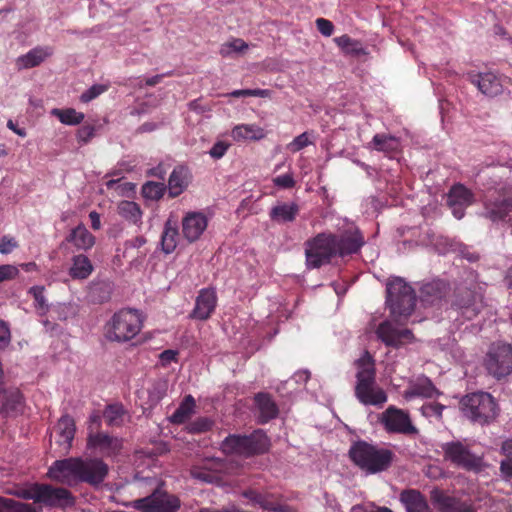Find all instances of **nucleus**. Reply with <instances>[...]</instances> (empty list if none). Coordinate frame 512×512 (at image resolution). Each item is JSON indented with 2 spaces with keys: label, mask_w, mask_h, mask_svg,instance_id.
Returning <instances> with one entry per match:
<instances>
[{
  "label": "nucleus",
  "mask_w": 512,
  "mask_h": 512,
  "mask_svg": "<svg viewBox=\"0 0 512 512\" xmlns=\"http://www.w3.org/2000/svg\"><path fill=\"white\" fill-rule=\"evenodd\" d=\"M108 472V465L101 459L71 457L55 461L48 470V476L69 486L84 482L97 487L105 480Z\"/></svg>",
  "instance_id": "obj_1"
},
{
  "label": "nucleus",
  "mask_w": 512,
  "mask_h": 512,
  "mask_svg": "<svg viewBox=\"0 0 512 512\" xmlns=\"http://www.w3.org/2000/svg\"><path fill=\"white\" fill-rule=\"evenodd\" d=\"M357 367L355 396L360 403L381 407L387 402L385 391L376 383V370L372 356L365 352L355 361Z\"/></svg>",
  "instance_id": "obj_2"
},
{
  "label": "nucleus",
  "mask_w": 512,
  "mask_h": 512,
  "mask_svg": "<svg viewBox=\"0 0 512 512\" xmlns=\"http://www.w3.org/2000/svg\"><path fill=\"white\" fill-rule=\"evenodd\" d=\"M349 457L366 474H376L386 471L391 466L394 453L366 441H358L350 447Z\"/></svg>",
  "instance_id": "obj_3"
},
{
  "label": "nucleus",
  "mask_w": 512,
  "mask_h": 512,
  "mask_svg": "<svg viewBox=\"0 0 512 512\" xmlns=\"http://www.w3.org/2000/svg\"><path fill=\"white\" fill-rule=\"evenodd\" d=\"M460 409L467 419L481 426L493 422L498 415L495 399L485 392L465 395L460 401Z\"/></svg>",
  "instance_id": "obj_4"
},
{
  "label": "nucleus",
  "mask_w": 512,
  "mask_h": 512,
  "mask_svg": "<svg viewBox=\"0 0 512 512\" xmlns=\"http://www.w3.org/2000/svg\"><path fill=\"white\" fill-rule=\"evenodd\" d=\"M386 303L393 318L400 322L407 318L415 308L416 295L413 288L402 278L395 277L387 283Z\"/></svg>",
  "instance_id": "obj_5"
},
{
  "label": "nucleus",
  "mask_w": 512,
  "mask_h": 512,
  "mask_svg": "<svg viewBox=\"0 0 512 512\" xmlns=\"http://www.w3.org/2000/svg\"><path fill=\"white\" fill-rule=\"evenodd\" d=\"M142 323L143 319L136 310H121L106 325V337L111 341H129L140 332Z\"/></svg>",
  "instance_id": "obj_6"
},
{
  "label": "nucleus",
  "mask_w": 512,
  "mask_h": 512,
  "mask_svg": "<svg viewBox=\"0 0 512 512\" xmlns=\"http://www.w3.org/2000/svg\"><path fill=\"white\" fill-rule=\"evenodd\" d=\"M268 445L267 436L255 431L250 435L231 434L221 442L220 448L227 455L252 456L265 452Z\"/></svg>",
  "instance_id": "obj_7"
},
{
  "label": "nucleus",
  "mask_w": 512,
  "mask_h": 512,
  "mask_svg": "<svg viewBox=\"0 0 512 512\" xmlns=\"http://www.w3.org/2000/svg\"><path fill=\"white\" fill-rule=\"evenodd\" d=\"M336 235L320 233L306 242V264L308 268H319L328 264L337 254Z\"/></svg>",
  "instance_id": "obj_8"
},
{
  "label": "nucleus",
  "mask_w": 512,
  "mask_h": 512,
  "mask_svg": "<svg viewBox=\"0 0 512 512\" xmlns=\"http://www.w3.org/2000/svg\"><path fill=\"white\" fill-rule=\"evenodd\" d=\"M443 458L458 468L467 471L479 470L482 460L475 455L468 445L459 440L450 441L441 445Z\"/></svg>",
  "instance_id": "obj_9"
},
{
  "label": "nucleus",
  "mask_w": 512,
  "mask_h": 512,
  "mask_svg": "<svg viewBox=\"0 0 512 512\" xmlns=\"http://www.w3.org/2000/svg\"><path fill=\"white\" fill-rule=\"evenodd\" d=\"M490 375L500 380L512 373V346L505 343L493 344L485 359Z\"/></svg>",
  "instance_id": "obj_10"
},
{
  "label": "nucleus",
  "mask_w": 512,
  "mask_h": 512,
  "mask_svg": "<svg viewBox=\"0 0 512 512\" xmlns=\"http://www.w3.org/2000/svg\"><path fill=\"white\" fill-rule=\"evenodd\" d=\"M132 506L142 512H176L180 507V501L176 496L169 495L158 487L152 494L134 500Z\"/></svg>",
  "instance_id": "obj_11"
},
{
  "label": "nucleus",
  "mask_w": 512,
  "mask_h": 512,
  "mask_svg": "<svg viewBox=\"0 0 512 512\" xmlns=\"http://www.w3.org/2000/svg\"><path fill=\"white\" fill-rule=\"evenodd\" d=\"M482 307L481 295L472 287L460 284L454 292L452 309L459 311L465 319L474 318Z\"/></svg>",
  "instance_id": "obj_12"
},
{
  "label": "nucleus",
  "mask_w": 512,
  "mask_h": 512,
  "mask_svg": "<svg viewBox=\"0 0 512 512\" xmlns=\"http://www.w3.org/2000/svg\"><path fill=\"white\" fill-rule=\"evenodd\" d=\"M381 423L390 433L417 434V428L412 424L409 415L394 406L388 407L381 415Z\"/></svg>",
  "instance_id": "obj_13"
},
{
  "label": "nucleus",
  "mask_w": 512,
  "mask_h": 512,
  "mask_svg": "<svg viewBox=\"0 0 512 512\" xmlns=\"http://www.w3.org/2000/svg\"><path fill=\"white\" fill-rule=\"evenodd\" d=\"M38 503H42L50 507L65 508L73 506L75 498L71 492L65 488L53 487L48 484H40Z\"/></svg>",
  "instance_id": "obj_14"
},
{
  "label": "nucleus",
  "mask_w": 512,
  "mask_h": 512,
  "mask_svg": "<svg viewBox=\"0 0 512 512\" xmlns=\"http://www.w3.org/2000/svg\"><path fill=\"white\" fill-rule=\"evenodd\" d=\"M512 211V192L493 193L485 200V215L492 221L504 219Z\"/></svg>",
  "instance_id": "obj_15"
},
{
  "label": "nucleus",
  "mask_w": 512,
  "mask_h": 512,
  "mask_svg": "<svg viewBox=\"0 0 512 512\" xmlns=\"http://www.w3.org/2000/svg\"><path fill=\"white\" fill-rule=\"evenodd\" d=\"M473 202V193L461 184L454 185L448 193L447 204L457 219L464 216L465 209Z\"/></svg>",
  "instance_id": "obj_16"
},
{
  "label": "nucleus",
  "mask_w": 512,
  "mask_h": 512,
  "mask_svg": "<svg viewBox=\"0 0 512 512\" xmlns=\"http://www.w3.org/2000/svg\"><path fill=\"white\" fill-rule=\"evenodd\" d=\"M376 334L382 342L387 346L394 348L400 347L405 341H410L413 338L412 331L409 329L399 330L393 326L389 321L382 322L377 330Z\"/></svg>",
  "instance_id": "obj_17"
},
{
  "label": "nucleus",
  "mask_w": 512,
  "mask_h": 512,
  "mask_svg": "<svg viewBox=\"0 0 512 512\" xmlns=\"http://www.w3.org/2000/svg\"><path fill=\"white\" fill-rule=\"evenodd\" d=\"M87 445L89 448L95 449L97 452L105 456H112L121 450L122 441L117 437L99 432L89 434Z\"/></svg>",
  "instance_id": "obj_18"
},
{
  "label": "nucleus",
  "mask_w": 512,
  "mask_h": 512,
  "mask_svg": "<svg viewBox=\"0 0 512 512\" xmlns=\"http://www.w3.org/2000/svg\"><path fill=\"white\" fill-rule=\"evenodd\" d=\"M470 82L477 86L479 91L489 97H495L502 93L503 85L501 80L493 73H469Z\"/></svg>",
  "instance_id": "obj_19"
},
{
  "label": "nucleus",
  "mask_w": 512,
  "mask_h": 512,
  "mask_svg": "<svg viewBox=\"0 0 512 512\" xmlns=\"http://www.w3.org/2000/svg\"><path fill=\"white\" fill-rule=\"evenodd\" d=\"M400 501L406 512H432L425 497L414 489L403 490L400 494ZM375 512H393L387 507H379Z\"/></svg>",
  "instance_id": "obj_20"
},
{
  "label": "nucleus",
  "mask_w": 512,
  "mask_h": 512,
  "mask_svg": "<svg viewBox=\"0 0 512 512\" xmlns=\"http://www.w3.org/2000/svg\"><path fill=\"white\" fill-rule=\"evenodd\" d=\"M207 227V219L200 212H190L182 220V232L189 242H194Z\"/></svg>",
  "instance_id": "obj_21"
},
{
  "label": "nucleus",
  "mask_w": 512,
  "mask_h": 512,
  "mask_svg": "<svg viewBox=\"0 0 512 512\" xmlns=\"http://www.w3.org/2000/svg\"><path fill=\"white\" fill-rule=\"evenodd\" d=\"M431 500L443 512H474L468 503L451 497L438 489L431 492Z\"/></svg>",
  "instance_id": "obj_22"
},
{
  "label": "nucleus",
  "mask_w": 512,
  "mask_h": 512,
  "mask_svg": "<svg viewBox=\"0 0 512 512\" xmlns=\"http://www.w3.org/2000/svg\"><path fill=\"white\" fill-rule=\"evenodd\" d=\"M217 302L216 293L213 289H203L196 298L195 308L192 317L198 320H206L215 309Z\"/></svg>",
  "instance_id": "obj_23"
},
{
  "label": "nucleus",
  "mask_w": 512,
  "mask_h": 512,
  "mask_svg": "<svg viewBox=\"0 0 512 512\" xmlns=\"http://www.w3.org/2000/svg\"><path fill=\"white\" fill-rule=\"evenodd\" d=\"M75 431V422L72 417L64 415L59 419L55 427L56 442L66 452L71 447Z\"/></svg>",
  "instance_id": "obj_24"
},
{
  "label": "nucleus",
  "mask_w": 512,
  "mask_h": 512,
  "mask_svg": "<svg viewBox=\"0 0 512 512\" xmlns=\"http://www.w3.org/2000/svg\"><path fill=\"white\" fill-rule=\"evenodd\" d=\"M337 253L341 256L353 254L359 251L364 244L363 238L358 231H346L336 236Z\"/></svg>",
  "instance_id": "obj_25"
},
{
  "label": "nucleus",
  "mask_w": 512,
  "mask_h": 512,
  "mask_svg": "<svg viewBox=\"0 0 512 512\" xmlns=\"http://www.w3.org/2000/svg\"><path fill=\"white\" fill-rule=\"evenodd\" d=\"M254 400L259 411V423L265 424L278 416V407L268 393H257L254 397Z\"/></svg>",
  "instance_id": "obj_26"
},
{
  "label": "nucleus",
  "mask_w": 512,
  "mask_h": 512,
  "mask_svg": "<svg viewBox=\"0 0 512 512\" xmlns=\"http://www.w3.org/2000/svg\"><path fill=\"white\" fill-rule=\"evenodd\" d=\"M0 394L2 395L0 415L7 417L11 413L17 412L22 405V395L19 389H1Z\"/></svg>",
  "instance_id": "obj_27"
},
{
  "label": "nucleus",
  "mask_w": 512,
  "mask_h": 512,
  "mask_svg": "<svg viewBox=\"0 0 512 512\" xmlns=\"http://www.w3.org/2000/svg\"><path fill=\"white\" fill-rule=\"evenodd\" d=\"M51 54L52 50L50 48H34L30 50L27 54L18 57L16 60V66L19 70L36 67L40 65Z\"/></svg>",
  "instance_id": "obj_28"
},
{
  "label": "nucleus",
  "mask_w": 512,
  "mask_h": 512,
  "mask_svg": "<svg viewBox=\"0 0 512 512\" xmlns=\"http://www.w3.org/2000/svg\"><path fill=\"white\" fill-rule=\"evenodd\" d=\"M190 179L188 169L179 166L176 167L168 180L169 194L171 197L179 196L188 186Z\"/></svg>",
  "instance_id": "obj_29"
},
{
  "label": "nucleus",
  "mask_w": 512,
  "mask_h": 512,
  "mask_svg": "<svg viewBox=\"0 0 512 512\" xmlns=\"http://www.w3.org/2000/svg\"><path fill=\"white\" fill-rule=\"evenodd\" d=\"M66 240L79 250H88L95 244V237L83 225L72 229Z\"/></svg>",
  "instance_id": "obj_30"
},
{
  "label": "nucleus",
  "mask_w": 512,
  "mask_h": 512,
  "mask_svg": "<svg viewBox=\"0 0 512 512\" xmlns=\"http://www.w3.org/2000/svg\"><path fill=\"white\" fill-rule=\"evenodd\" d=\"M93 271V265L89 258L83 254L76 255L72 258V265L69 269V275L73 279H86Z\"/></svg>",
  "instance_id": "obj_31"
},
{
  "label": "nucleus",
  "mask_w": 512,
  "mask_h": 512,
  "mask_svg": "<svg viewBox=\"0 0 512 512\" xmlns=\"http://www.w3.org/2000/svg\"><path fill=\"white\" fill-rule=\"evenodd\" d=\"M299 212L296 203H282L271 209L270 217L279 223L292 222Z\"/></svg>",
  "instance_id": "obj_32"
},
{
  "label": "nucleus",
  "mask_w": 512,
  "mask_h": 512,
  "mask_svg": "<svg viewBox=\"0 0 512 512\" xmlns=\"http://www.w3.org/2000/svg\"><path fill=\"white\" fill-rule=\"evenodd\" d=\"M436 394H438V391L431 382V380L428 378H424L422 380H419L412 387L406 390L404 397L406 399H411L419 396L432 398Z\"/></svg>",
  "instance_id": "obj_33"
},
{
  "label": "nucleus",
  "mask_w": 512,
  "mask_h": 512,
  "mask_svg": "<svg viewBox=\"0 0 512 512\" xmlns=\"http://www.w3.org/2000/svg\"><path fill=\"white\" fill-rule=\"evenodd\" d=\"M446 284L442 281H433L427 283L421 288V299L427 303H434L440 300L446 294Z\"/></svg>",
  "instance_id": "obj_34"
},
{
  "label": "nucleus",
  "mask_w": 512,
  "mask_h": 512,
  "mask_svg": "<svg viewBox=\"0 0 512 512\" xmlns=\"http://www.w3.org/2000/svg\"><path fill=\"white\" fill-rule=\"evenodd\" d=\"M264 136V130L256 125H238L232 130V137L235 140H260Z\"/></svg>",
  "instance_id": "obj_35"
},
{
  "label": "nucleus",
  "mask_w": 512,
  "mask_h": 512,
  "mask_svg": "<svg viewBox=\"0 0 512 512\" xmlns=\"http://www.w3.org/2000/svg\"><path fill=\"white\" fill-rule=\"evenodd\" d=\"M243 496L249 499L253 504L258 505L264 511L277 512L281 510L280 505L267 495L260 494L253 490H247L243 492Z\"/></svg>",
  "instance_id": "obj_36"
},
{
  "label": "nucleus",
  "mask_w": 512,
  "mask_h": 512,
  "mask_svg": "<svg viewBox=\"0 0 512 512\" xmlns=\"http://www.w3.org/2000/svg\"><path fill=\"white\" fill-rule=\"evenodd\" d=\"M118 214L125 220L137 224L142 217V211L139 205L133 201L123 200L118 204Z\"/></svg>",
  "instance_id": "obj_37"
},
{
  "label": "nucleus",
  "mask_w": 512,
  "mask_h": 512,
  "mask_svg": "<svg viewBox=\"0 0 512 512\" xmlns=\"http://www.w3.org/2000/svg\"><path fill=\"white\" fill-rule=\"evenodd\" d=\"M178 229L175 225H172L171 221L168 220L165 223V228L161 238L162 250L169 254L173 252L177 246Z\"/></svg>",
  "instance_id": "obj_38"
},
{
  "label": "nucleus",
  "mask_w": 512,
  "mask_h": 512,
  "mask_svg": "<svg viewBox=\"0 0 512 512\" xmlns=\"http://www.w3.org/2000/svg\"><path fill=\"white\" fill-rule=\"evenodd\" d=\"M51 114L57 117L59 121L65 125H78L84 120L85 117L83 113L77 112L73 108H54L51 110Z\"/></svg>",
  "instance_id": "obj_39"
},
{
  "label": "nucleus",
  "mask_w": 512,
  "mask_h": 512,
  "mask_svg": "<svg viewBox=\"0 0 512 512\" xmlns=\"http://www.w3.org/2000/svg\"><path fill=\"white\" fill-rule=\"evenodd\" d=\"M195 407V400L191 395H187L180 406L176 409L171 416L173 423L181 424L191 415Z\"/></svg>",
  "instance_id": "obj_40"
},
{
  "label": "nucleus",
  "mask_w": 512,
  "mask_h": 512,
  "mask_svg": "<svg viewBox=\"0 0 512 512\" xmlns=\"http://www.w3.org/2000/svg\"><path fill=\"white\" fill-rule=\"evenodd\" d=\"M124 414L125 410L121 404H111L105 408L103 417L107 425L120 426L123 422Z\"/></svg>",
  "instance_id": "obj_41"
},
{
  "label": "nucleus",
  "mask_w": 512,
  "mask_h": 512,
  "mask_svg": "<svg viewBox=\"0 0 512 512\" xmlns=\"http://www.w3.org/2000/svg\"><path fill=\"white\" fill-rule=\"evenodd\" d=\"M373 147L378 151L390 152L398 148V139L392 135L376 134L372 139Z\"/></svg>",
  "instance_id": "obj_42"
},
{
  "label": "nucleus",
  "mask_w": 512,
  "mask_h": 512,
  "mask_svg": "<svg viewBox=\"0 0 512 512\" xmlns=\"http://www.w3.org/2000/svg\"><path fill=\"white\" fill-rule=\"evenodd\" d=\"M339 47H341L345 53L359 56L365 54V50L361 47L360 43L354 41L347 35H342L334 39Z\"/></svg>",
  "instance_id": "obj_43"
},
{
  "label": "nucleus",
  "mask_w": 512,
  "mask_h": 512,
  "mask_svg": "<svg viewBox=\"0 0 512 512\" xmlns=\"http://www.w3.org/2000/svg\"><path fill=\"white\" fill-rule=\"evenodd\" d=\"M165 192L163 183L149 181L142 186V195L146 199L159 200Z\"/></svg>",
  "instance_id": "obj_44"
},
{
  "label": "nucleus",
  "mask_w": 512,
  "mask_h": 512,
  "mask_svg": "<svg viewBox=\"0 0 512 512\" xmlns=\"http://www.w3.org/2000/svg\"><path fill=\"white\" fill-rule=\"evenodd\" d=\"M2 512H39L31 504L15 501L10 498L3 497Z\"/></svg>",
  "instance_id": "obj_45"
},
{
  "label": "nucleus",
  "mask_w": 512,
  "mask_h": 512,
  "mask_svg": "<svg viewBox=\"0 0 512 512\" xmlns=\"http://www.w3.org/2000/svg\"><path fill=\"white\" fill-rule=\"evenodd\" d=\"M248 48V44L242 39H234L224 43L220 48V54L223 57H230L233 53H242Z\"/></svg>",
  "instance_id": "obj_46"
},
{
  "label": "nucleus",
  "mask_w": 512,
  "mask_h": 512,
  "mask_svg": "<svg viewBox=\"0 0 512 512\" xmlns=\"http://www.w3.org/2000/svg\"><path fill=\"white\" fill-rule=\"evenodd\" d=\"M168 390V381L164 379L156 380L149 389V400L151 403H158Z\"/></svg>",
  "instance_id": "obj_47"
},
{
  "label": "nucleus",
  "mask_w": 512,
  "mask_h": 512,
  "mask_svg": "<svg viewBox=\"0 0 512 512\" xmlns=\"http://www.w3.org/2000/svg\"><path fill=\"white\" fill-rule=\"evenodd\" d=\"M39 491H40V484H33L28 487L16 488L14 491H11L10 493L19 498H22L25 500H33L35 503H38Z\"/></svg>",
  "instance_id": "obj_48"
},
{
  "label": "nucleus",
  "mask_w": 512,
  "mask_h": 512,
  "mask_svg": "<svg viewBox=\"0 0 512 512\" xmlns=\"http://www.w3.org/2000/svg\"><path fill=\"white\" fill-rule=\"evenodd\" d=\"M190 474L194 479L206 483H213L217 480V476L214 473L207 471L203 466H194L191 469Z\"/></svg>",
  "instance_id": "obj_49"
},
{
  "label": "nucleus",
  "mask_w": 512,
  "mask_h": 512,
  "mask_svg": "<svg viewBox=\"0 0 512 512\" xmlns=\"http://www.w3.org/2000/svg\"><path fill=\"white\" fill-rule=\"evenodd\" d=\"M43 292V286H33L29 290V293H31L35 299L36 307L41 310V315H43L48 308Z\"/></svg>",
  "instance_id": "obj_50"
},
{
  "label": "nucleus",
  "mask_w": 512,
  "mask_h": 512,
  "mask_svg": "<svg viewBox=\"0 0 512 512\" xmlns=\"http://www.w3.org/2000/svg\"><path fill=\"white\" fill-rule=\"evenodd\" d=\"M312 144V141L309 140L308 132H304L299 136L295 137L294 140L287 145V148L291 152H298L308 145Z\"/></svg>",
  "instance_id": "obj_51"
},
{
  "label": "nucleus",
  "mask_w": 512,
  "mask_h": 512,
  "mask_svg": "<svg viewBox=\"0 0 512 512\" xmlns=\"http://www.w3.org/2000/svg\"><path fill=\"white\" fill-rule=\"evenodd\" d=\"M105 89L106 88L103 85H93L87 91L81 94L80 100L83 103H87L103 93Z\"/></svg>",
  "instance_id": "obj_52"
},
{
  "label": "nucleus",
  "mask_w": 512,
  "mask_h": 512,
  "mask_svg": "<svg viewBox=\"0 0 512 512\" xmlns=\"http://www.w3.org/2000/svg\"><path fill=\"white\" fill-rule=\"evenodd\" d=\"M19 273V270L14 265H0V282L14 279Z\"/></svg>",
  "instance_id": "obj_53"
},
{
  "label": "nucleus",
  "mask_w": 512,
  "mask_h": 512,
  "mask_svg": "<svg viewBox=\"0 0 512 512\" xmlns=\"http://www.w3.org/2000/svg\"><path fill=\"white\" fill-rule=\"evenodd\" d=\"M95 135V127L92 125H84L77 132L79 142L88 143Z\"/></svg>",
  "instance_id": "obj_54"
},
{
  "label": "nucleus",
  "mask_w": 512,
  "mask_h": 512,
  "mask_svg": "<svg viewBox=\"0 0 512 512\" xmlns=\"http://www.w3.org/2000/svg\"><path fill=\"white\" fill-rule=\"evenodd\" d=\"M228 148L229 144L227 142L218 141L210 149L209 155L214 159H220L225 155Z\"/></svg>",
  "instance_id": "obj_55"
},
{
  "label": "nucleus",
  "mask_w": 512,
  "mask_h": 512,
  "mask_svg": "<svg viewBox=\"0 0 512 512\" xmlns=\"http://www.w3.org/2000/svg\"><path fill=\"white\" fill-rule=\"evenodd\" d=\"M316 26L319 32L327 37L331 36L334 30L332 22L324 18H318L316 20Z\"/></svg>",
  "instance_id": "obj_56"
},
{
  "label": "nucleus",
  "mask_w": 512,
  "mask_h": 512,
  "mask_svg": "<svg viewBox=\"0 0 512 512\" xmlns=\"http://www.w3.org/2000/svg\"><path fill=\"white\" fill-rule=\"evenodd\" d=\"M11 341V334L5 321L0 320V348H5Z\"/></svg>",
  "instance_id": "obj_57"
},
{
  "label": "nucleus",
  "mask_w": 512,
  "mask_h": 512,
  "mask_svg": "<svg viewBox=\"0 0 512 512\" xmlns=\"http://www.w3.org/2000/svg\"><path fill=\"white\" fill-rule=\"evenodd\" d=\"M273 182L276 186L285 189H289L295 186V180L290 174L278 176L273 180Z\"/></svg>",
  "instance_id": "obj_58"
},
{
  "label": "nucleus",
  "mask_w": 512,
  "mask_h": 512,
  "mask_svg": "<svg viewBox=\"0 0 512 512\" xmlns=\"http://www.w3.org/2000/svg\"><path fill=\"white\" fill-rule=\"evenodd\" d=\"M207 471L214 473L220 471L223 468V461L220 459H205L202 465Z\"/></svg>",
  "instance_id": "obj_59"
},
{
  "label": "nucleus",
  "mask_w": 512,
  "mask_h": 512,
  "mask_svg": "<svg viewBox=\"0 0 512 512\" xmlns=\"http://www.w3.org/2000/svg\"><path fill=\"white\" fill-rule=\"evenodd\" d=\"M178 351L168 349L164 350L160 355L159 359L162 366H168L171 362L177 360Z\"/></svg>",
  "instance_id": "obj_60"
},
{
  "label": "nucleus",
  "mask_w": 512,
  "mask_h": 512,
  "mask_svg": "<svg viewBox=\"0 0 512 512\" xmlns=\"http://www.w3.org/2000/svg\"><path fill=\"white\" fill-rule=\"evenodd\" d=\"M501 449L507 457V460L504 462H508L512 465V438L503 442Z\"/></svg>",
  "instance_id": "obj_61"
},
{
  "label": "nucleus",
  "mask_w": 512,
  "mask_h": 512,
  "mask_svg": "<svg viewBox=\"0 0 512 512\" xmlns=\"http://www.w3.org/2000/svg\"><path fill=\"white\" fill-rule=\"evenodd\" d=\"M15 246H16L15 242H12V240H7L6 237H4L0 242V253L8 254L12 251V249Z\"/></svg>",
  "instance_id": "obj_62"
},
{
  "label": "nucleus",
  "mask_w": 512,
  "mask_h": 512,
  "mask_svg": "<svg viewBox=\"0 0 512 512\" xmlns=\"http://www.w3.org/2000/svg\"><path fill=\"white\" fill-rule=\"evenodd\" d=\"M211 422L208 419H200L194 422L193 429L198 432L206 431L210 428Z\"/></svg>",
  "instance_id": "obj_63"
},
{
  "label": "nucleus",
  "mask_w": 512,
  "mask_h": 512,
  "mask_svg": "<svg viewBox=\"0 0 512 512\" xmlns=\"http://www.w3.org/2000/svg\"><path fill=\"white\" fill-rule=\"evenodd\" d=\"M500 471L506 479H512V465L508 462H501Z\"/></svg>",
  "instance_id": "obj_64"
}]
</instances>
